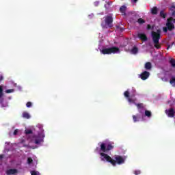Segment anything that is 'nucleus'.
Returning a JSON list of instances; mask_svg holds the SVG:
<instances>
[{"mask_svg": "<svg viewBox=\"0 0 175 175\" xmlns=\"http://www.w3.org/2000/svg\"><path fill=\"white\" fill-rule=\"evenodd\" d=\"M100 156L103 157L107 162H109V163H111L113 166H116L117 163L118 165H122V163H124L125 162V159L120 155L115 157L116 160L111 159L110 156L103 152L100 153Z\"/></svg>", "mask_w": 175, "mask_h": 175, "instance_id": "nucleus-1", "label": "nucleus"}, {"mask_svg": "<svg viewBox=\"0 0 175 175\" xmlns=\"http://www.w3.org/2000/svg\"><path fill=\"white\" fill-rule=\"evenodd\" d=\"M130 93L129 91L126 90L124 92V96H125V98H126L128 102L129 103H133V105H135V106H137L138 110H139V113H142V110H140V109H144V104L143 103H136V100H137V98H133V96H135V95H132V96H129Z\"/></svg>", "mask_w": 175, "mask_h": 175, "instance_id": "nucleus-2", "label": "nucleus"}, {"mask_svg": "<svg viewBox=\"0 0 175 175\" xmlns=\"http://www.w3.org/2000/svg\"><path fill=\"white\" fill-rule=\"evenodd\" d=\"M151 35L155 49H161V44H159V39H161V29H157V31H152Z\"/></svg>", "mask_w": 175, "mask_h": 175, "instance_id": "nucleus-3", "label": "nucleus"}, {"mask_svg": "<svg viewBox=\"0 0 175 175\" xmlns=\"http://www.w3.org/2000/svg\"><path fill=\"white\" fill-rule=\"evenodd\" d=\"M100 53L105 55L106 54H116L120 53V48L113 46L111 48H105L100 51Z\"/></svg>", "mask_w": 175, "mask_h": 175, "instance_id": "nucleus-4", "label": "nucleus"}, {"mask_svg": "<svg viewBox=\"0 0 175 175\" xmlns=\"http://www.w3.org/2000/svg\"><path fill=\"white\" fill-rule=\"evenodd\" d=\"M113 16H110V15H107V16H105V23H101V26L103 27V28H107V27L109 28H111V27H113Z\"/></svg>", "mask_w": 175, "mask_h": 175, "instance_id": "nucleus-5", "label": "nucleus"}, {"mask_svg": "<svg viewBox=\"0 0 175 175\" xmlns=\"http://www.w3.org/2000/svg\"><path fill=\"white\" fill-rule=\"evenodd\" d=\"M100 147V150L103 152H107V151H110L111 150H113V148H114V146H113L110 142L108 144L102 143Z\"/></svg>", "mask_w": 175, "mask_h": 175, "instance_id": "nucleus-6", "label": "nucleus"}, {"mask_svg": "<svg viewBox=\"0 0 175 175\" xmlns=\"http://www.w3.org/2000/svg\"><path fill=\"white\" fill-rule=\"evenodd\" d=\"M173 18H169L167 19L166 27L168 28V31H173L174 29V24L172 23Z\"/></svg>", "mask_w": 175, "mask_h": 175, "instance_id": "nucleus-7", "label": "nucleus"}, {"mask_svg": "<svg viewBox=\"0 0 175 175\" xmlns=\"http://www.w3.org/2000/svg\"><path fill=\"white\" fill-rule=\"evenodd\" d=\"M165 113L167 116V117H170V118H173L175 114L174 108L171 107L168 109H165Z\"/></svg>", "mask_w": 175, "mask_h": 175, "instance_id": "nucleus-8", "label": "nucleus"}, {"mask_svg": "<svg viewBox=\"0 0 175 175\" xmlns=\"http://www.w3.org/2000/svg\"><path fill=\"white\" fill-rule=\"evenodd\" d=\"M137 38L140 39V40H142V42H147L148 40V38H147V35L144 33H139L137 34Z\"/></svg>", "mask_w": 175, "mask_h": 175, "instance_id": "nucleus-9", "label": "nucleus"}, {"mask_svg": "<svg viewBox=\"0 0 175 175\" xmlns=\"http://www.w3.org/2000/svg\"><path fill=\"white\" fill-rule=\"evenodd\" d=\"M148 77H150V72L148 71H144L140 75L142 80H147Z\"/></svg>", "mask_w": 175, "mask_h": 175, "instance_id": "nucleus-10", "label": "nucleus"}, {"mask_svg": "<svg viewBox=\"0 0 175 175\" xmlns=\"http://www.w3.org/2000/svg\"><path fill=\"white\" fill-rule=\"evenodd\" d=\"M17 173H18V170L17 169H9L5 172L7 175L17 174Z\"/></svg>", "mask_w": 175, "mask_h": 175, "instance_id": "nucleus-11", "label": "nucleus"}, {"mask_svg": "<svg viewBox=\"0 0 175 175\" xmlns=\"http://www.w3.org/2000/svg\"><path fill=\"white\" fill-rule=\"evenodd\" d=\"M144 68L146 70H151L152 69V64H151V62H146Z\"/></svg>", "mask_w": 175, "mask_h": 175, "instance_id": "nucleus-12", "label": "nucleus"}, {"mask_svg": "<svg viewBox=\"0 0 175 175\" xmlns=\"http://www.w3.org/2000/svg\"><path fill=\"white\" fill-rule=\"evenodd\" d=\"M120 13L122 14V16H125V14H126L125 13V12H126V6L125 5H122L120 8Z\"/></svg>", "mask_w": 175, "mask_h": 175, "instance_id": "nucleus-13", "label": "nucleus"}, {"mask_svg": "<svg viewBox=\"0 0 175 175\" xmlns=\"http://www.w3.org/2000/svg\"><path fill=\"white\" fill-rule=\"evenodd\" d=\"M140 115L137 114V116L133 115V122H137L140 120Z\"/></svg>", "mask_w": 175, "mask_h": 175, "instance_id": "nucleus-14", "label": "nucleus"}, {"mask_svg": "<svg viewBox=\"0 0 175 175\" xmlns=\"http://www.w3.org/2000/svg\"><path fill=\"white\" fill-rule=\"evenodd\" d=\"M151 13L152 14H158V8L157 7H153L151 8Z\"/></svg>", "mask_w": 175, "mask_h": 175, "instance_id": "nucleus-15", "label": "nucleus"}, {"mask_svg": "<svg viewBox=\"0 0 175 175\" xmlns=\"http://www.w3.org/2000/svg\"><path fill=\"white\" fill-rule=\"evenodd\" d=\"M23 118H26L27 120H29V118H31V116L29 115V113H28V112H23Z\"/></svg>", "mask_w": 175, "mask_h": 175, "instance_id": "nucleus-16", "label": "nucleus"}, {"mask_svg": "<svg viewBox=\"0 0 175 175\" xmlns=\"http://www.w3.org/2000/svg\"><path fill=\"white\" fill-rule=\"evenodd\" d=\"M170 83L171 84V85H172V87H175V77H172L170 79Z\"/></svg>", "mask_w": 175, "mask_h": 175, "instance_id": "nucleus-17", "label": "nucleus"}, {"mask_svg": "<svg viewBox=\"0 0 175 175\" xmlns=\"http://www.w3.org/2000/svg\"><path fill=\"white\" fill-rule=\"evenodd\" d=\"M137 23H138V24H139V25H142V24H144L146 23V21H144V19L139 18L137 19Z\"/></svg>", "mask_w": 175, "mask_h": 175, "instance_id": "nucleus-18", "label": "nucleus"}, {"mask_svg": "<svg viewBox=\"0 0 175 175\" xmlns=\"http://www.w3.org/2000/svg\"><path fill=\"white\" fill-rule=\"evenodd\" d=\"M138 51H139V49H137V47H136V46H134V47L131 49V53H132L133 54H137Z\"/></svg>", "mask_w": 175, "mask_h": 175, "instance_id": "nucleus-19", "label": "nucleus"}, {"mask_svg": "<svg viewBox=\"0 0 175 175\" xmlns=\"http://www.w3.org/2000/svg\"><path fill=\"white\" fill-rule=\"evenodd\" d=\"M170 64L172 66V68H175V60L173 58L170 59Z\"/></svg>", "mask_w": 175, "mask_h": 175, "instance_id": "nucleus-20", "label": "nucleus"}, {"mask_svg": "<svg viewBox=\"0 0 175 175\" xmlns=\"http://www.w3.org/2000/svg\"><path fill=\"white\" fill-rule=\"evenodd\" d=\"M170 10L172 13V16H175V6L172 5L171 8H170Z\"/></svg>", "mask_w": 175, "mask_h": 175, "instance_id": "nucleus-21", "label": "nucleus"}, {"mask_svg": "<svg viewBox=\"0 0 175 175\" xmlns=\"http://www.w3.org/2000/svg\"><path fill=\"white\" fill-rule=\"evenodd\" d=\"M145 116H146V117H148V118H150L152 116L151 111L146 110Z\"/></svg>", "mask_w": 175, "mask_h": 175, "instance_id": "nucleus-22", "label": "nucleus"}, {"mask_svg": "<svg viewBox=\"0 0 175 175\" xmlns=\"http://www.w3.org/2000/svg\"><path fill=\"white\" fill-rule=\"evenodd\" d=\"M166 13H165V11L161 10L160 12V17H162V18H166Z\"/></svg>", "mask_w": 175, "mask_h": 175, "instance_id": "nucleus-23", "label": "nucleus"}, {"mask_svg": "<svg viewBox=\"0 0 175 175\" xmlns=\"http://www.w3.org/2000/svg\"><path fill=\"white\" fill-rule=\"evenodd\" d=\"M42 142V139H40V137H37L35 139V144H40V142Z\"/></svg>", "mask_w": 175, "mask_h": 175, "instance_id": "nucleus-24", "label": "nucleus"}, {"mask_svg": "<svg viewBox=\"0 0 175 175\" xmlns=\"http://www.w3.org/2000/svg\"><path fill=\"white\" fill-rule=\"evenodd\" d=\"M110 6H111V2H107V4L105 5V8L107 10L110 9Z\"/></svg>", "mask_w": 175, "mask_h": 175, "instance_id": "nucleus-25", "label": "nucleus"}, {"mask_svg": "<svg viewBox=\"0 0 175 175\" xmlns=\"http://www.w3.org/2000/svg\"><path fill=\"white\" fill-rule=\"evenodd\" d=\"M25 135H32L33 132L32 130L27 129L25 130Z\"/></svg>", "mask_w": 175, "mask_h": 175, "instance_id": "nucleus-26", "label": "nucleus"}, {"mask_svg": "<svg viewBox=\"0 0 175 175\" xmlns=\"http://www.w3.org/2000/svg\"><path fill=\"white\" fill-rule=\"evenodd\" d=\"M32 162H33V160L32 159V158L28 157L27 158V163H28V165H31V163H32Z\"/></svg>", "mask_w": 175, "mask_h": 175, "instance_id": "nucleus-27", "label": "nucleus"}, {"mask_svg": "<svg viewBox=\"0 0 175 175\" xmlns=\"http://www.w3.org/2000/svg\"><path fill=\"white\" fill-rule=\"evenodd\" d=\"M6 94H12V92H14V89H9L5 90Z\"/></svg>", "mask_w": 175, "mask_h": 175, "instance_id": "nucleus-28", "label": "nucleus"}, {"mask_svg": "<svg viewBox=\"0 0 175 175\" xmlns=\"http://www.w3.org/2000/svg\"><path fill=\"white\" fill-rule=\"evenodd\" d=\"M117 29H119L120 32H122L124 31V27H120V25H116Z\"/></svg>", "mask_w": 175, "mask_h": 175, "instance_id": "nucleus-29", "label": "nucleus"}, {"mask_svg": "<svg viewBox=\"0 0 175 175\" xmlns=\"http://www.w3.org/2000/svg\"><path fill=\"white\" fill-rule=\"evenodd\" d=\"M31 175H40V174H39V172H38L36 171H31Z\"/></svg>", "mask_w": 175, "mask_h": 175, "instance_id": "nucleus-30", "label": "nucleus"}, {"mask_svg": "<svg viewBox=\"0 0 175 175\" xmlns=\"http://www.w3.org/2000/svg\"><path fill=\"white\" fill-rule=\"evenodd\" d=\"M27 107H31V106H32V103L31 102H27L26 104Z\"/></svg>", "mask_w": 175, "mask_h": 175, "instance_id": "nucleus-31", "label": "nucleus"}, {"mask_svg": "<svg viewBox=\"0 0 175 175\" xmlns=\"http://www.w3.org/2000/svg\"><path fill=\"white\" fill-rule=\"evenodd\" d=\"M17 133H18V129L14 130V133H13V135H14V136H16V135H17Z\"/></svg>", "mask_w": 175, "mask_h": 175, "instance_id": "nucleus-32", "label": "nucleus"}, {"mask_svg": "<svg viewBox=\"0 0 175 175\" xmlns=\"http://www.w3.org/2000/svg\"><path fill=\"white\" fill-rule=\"evenodd\" d=\"M167 29H169V28L166 26L163 27V32H167Z\"/></svg>", "mask_w": 175, "mask_h": 175, "instance_id": "nucleus-33", "label": "nucleus"}, {"mask_svg": "<svg viewBox=\"0 0 175 175\" xmlns=\"http://www.w3.org/2000/svg\"><path fill=\"white\" fill-rule=\"evenodd\" d=\"M147 29H148V31H150V29H151V25H147Z\"/></svg>", "mask_w": 175, "mask_h": 175, "instance_id": "nucleus-34", "label": "nucleus"}, {"mask_svg": "<svg viewBox=\"0 0 175 175\" xmlns=\"http://www.w3.org/2000/svg\"><path fill=\"white\" fill-rule=\"evenodd\" d=\"M140 171H135V175H138V174H140Z\"/></svg>", "mask_w": 175, "mask_h": 175, "instance_id": "nucleus-35", "label": "nucleus"}, {"mask_svg": "<svg viewBox=\"0 0 175 175\" xmlns=\"http://www.w3.org/2000/svg\"><path fill=\"white\" fill-rule=\"evenodd\" d=\"M3 157H5L4 154H1L0 155V159H3Z\"/></svg>", "mask_w": 175, "mask_h": 175, "instance_id": "nucleus-36", "label": "nucleus"}, {"mask_svg": "<svg viewBox=\"0 0 175 175\" xmlns=\"http://www.w3.org/2000/svg\"><path fill=\"white\" fill-rule=\"evenodd\" d=\"M138 0H131V2H133L134 3H136Z\"/></svg>", "mask_w": 175, "mask_h": 175, "instance_id": "nucleus-37", "label": "nucleus"}, {"mask_svg": "<svg viewBox=\"0 0 175 175\" xmlns=\"http://www.w3.org/2000/svg\"><path fill=\"white\" fill-rule=\"evenodd\" d=\"M1 107H5V106H3V104L1 103Z\"/></svg>", "mask_w": 175, "mask_h": 175, "instance_id": "nucleus-38", "label": "nucleus"}, {"mask_svg": "<svg viewBox=\"0 0 175 175\" xmlns=\"http://www.w3.org/2000/svg\"><path fill=\"white\" fill-rule=\"evenodd\" d=\"M172 21H173L174 23H175V18H173Z\"/></svg>", "mask_w": 175, "mask_h": 175, "instance_id": "nucleus-39", "label": "nucleus"}, {"mask_svg": "<svg viewBox=\"0 0 175 175\" xmlns=\"http://www.w3.org/2000/svg\"><path fill=\"white\" fill-rule=\"evenodd\" d=\"M169 47H170V46H169L167 47V50H169Z\"/></svg>", "mask_w": 175, "mask_h": 175, "instance_id": "nucleus-40", "label": "nucleus"}]
</instances>
